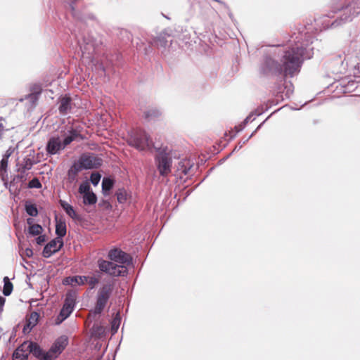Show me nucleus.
Returning <instances> with one entry per match:
<instances>
[{
  "label": "nucleus",
  "instance_id": "aec40b11",
  "mask_svg": "<svg viewBox=\"0 0 360 360\" xmlns=\"http://www.w3.org/2000/svg\"><path fill=\"white\" fill-rule=\"evenodd\" d=\"M67 228L65 221L63 220H57L56 224V234L57 235V238L58 239H63V238L66 235Z\"/></svg>",
  "mask_w": 360,
  "mask_h": 360
},
{
  "label": "nucleus",
  "instance_id": "b1692460",
  "mask_svg": "<svg viewBox=\"0 0 360 360\" xmlns=\"http://www.w3.org/2000/svg\"><path fill=\"white\" fill-rule=\"evenodd\" d=\"M114 186V180L109 177H105L102 181V190L105 195L108 193Z\"/></svg>",
  "mask_w": 360,
  "mask_h": 360
},
{
  "label": "nucleus",
  "instance_id": "1a4fd4ad",
  "mask_svg": "<svg viewBox=\"0 0 360 360\" xmlns=\"http://www.w3.org/2000/svg\"><path fill=\"white\" fill-rule=\"evenodd\" d=\"M76 304V296L74 293H67L63 305L56 319V323L60 324L72 313Z\"/></svg>",
  "mask_w": 360,
  "mask_h": 360
},
{
  "label": "nucleus",
  "instance_id": "5fc2aeb1",
  "mask_svg": "<svg viewBox=\"0 0 360 360\" xmlns=\"http://www.w3.org/2000/svg\"><path fill=\"white\" fill-rule=\"evenodd\" d=\"M241 147H242V145H240V146H236V148H234L233 151H234V150H237V149H240V148H241Z\"/></svg>",
  "mask_w": 360,
  "mask_h": 360
},
{
  "label": "nucleus",
  "instance_id": "f8f14e48",
  "mask_svg": "<svg viewBox=\"0 0 360 360\" xmlns=\"http://www.w3.org/2000/svg\"><path fill=\"white\" fill-rule=\"evenodd\" d=\"M63 246V239L56 238L49 242L42 251V255L45 258L50 257L53 254L60 250Z\"/></svg>",
  "mask_w": 360,
  "mask_h": 360
},
{
  "label": "nucleus",
  "instance_id": "79ce46f5",
  "mask_svg": "<svg viewBox=\"0 0 360 360\" xmlns=\"http://www.w3.org/2000/svg\"><path fill=\"white\" fill-rule=\"evenodd\" d=\"M46 241L45 235H39V236L36 238V242L38 245H41Z\"/></svg>",
  "mask_w": 360,
  "mask_h": 360
},
{
  "label": "nucleus",
  "instance_id": "cd10ccee",
  "mask_svg": "<svg viewBox=\"0 0 360 360\" xmlns=\"http://www.w3.org/2000/svg\"><path fill=\"white\" fill-rule=\"evenodd\" d=\"M34 165V162L30 158H25L20 165V171L21 173L30 170Z\"/></svg>",
  "mask_w": 360,
  "mask_h": 360
},
{
  "label": "nucleus",
  "instance_id": "8fccbe9b",
  "mask_svg": "<svg viewBox=\"0 0 360 360\" xmlns=\"http://www.w3.org/2000/svg\"><path fill=\"white\" fill-rule=\"evenodd\" d=\"M16 179H22V176H17L13 179V181H11V184H10V188H9V189H10V191H11L12 188L15 186V184H14V181H15V180Z\"/></svg>",
  "mask_w": 360,
  "mask_h": 360
},
{
  "label": "nucleus",
  "instance_id": "4c0bfd02",
  "mask_svg": "<svg viewBox=\"0 0 360 360\" xmlns=\"http://www.w3.org/2000/svg\"><path fill=\"white\" fill-rule=\"evenodd\" d=\"M101 175L98 172H94L90 176L91 183L94 186H97L101 180Z\"/></svg>",
  "mask_w": 360,
  "mask_h": 360
},
{
  "label": "nucleus",
  "instance_id": "6ab92c4d",
  "mask_svg": "<svg viewBox=\"0 0 360 360\" xmlns=\"http://www.w3.org/2000/svg\"><path fill=\"white\" fill-rule=\"evenodd\" d=\"M39 315L37 312H32L23 328V332L30 331L37 323Z\"/></svg>",
  "mask_w": 360,
  "mask_h": 360
},
{
  "label": "nucleus",
  "instance_id": "c03bdc74",
  "mask_svg": "<svg viewBox=\"0 0 360 360\" xmlns=\"http://www.w3.org/2000/svg\"><path fill=\"white\" fill-rule=\"evenodd\" d=\"M6 131V127L1 122H0V140L3 138Z\"/></svg>",
  "mask_w": 360,
  "mask_h": 360
},
{
  "label": "nucleus",
  "instance_id": "864d4df0",
  "mask_svg": "<svg viewBox=\"0 0 360 360\" xmlns=\"http://www.w3.org/2000/svg\"><path fill=\"white\" fill-rule=\"evenodd\" d=\"M99 66H100L101 69L103 72H105V67H104V65H103L102 63H101V64H100V65H99Z\"/></svg>",
  "mask_w": 360,
  "mask_h": 360
},
{
  "label": "nucleus",
  "instance_id": "bb28decb",
  "mask_svg": "<svg viewBox=\"0 0 360 360\" xmlns=\"http://www.w3.org/2000/svg\"><path fill=\"white\" fill-rule=\"evenodd\" d=\"M105 329L102 326L94 324L92 327V335L93 336L101 338L105 335Z\"/></svg>",
  "mask_w": 360,
  "mask_h": 360
},
{
  "label": "nucleus",
  "instance_id": "0eeeda50",
  "mask_svg": "<svg viewBox=\"0 0 360 360\" xmlns=\"http://www.w3.org/2000/svg\"><path fill=\"white\" fill-rule=\"evenodd\" d=\"M114 289L113 283H105L99 288L96 295V302L93 311H90L89 317L100 315L106 307Z\"/></svg>",
  "mask_w": 360,
  "mask_h": 360
},
{
  "label": "nucleus",
  "instance_id": "9b49d317",
  "mask_svg": "<svg viewBox=\"0 0 360 360\" xmlns=\"http://www.w3.org/2000/svg\"><path fill=\"white\" fill-rule=\"evenodd\" d=\"M58 111L61 115L74 113L77 108L76 104L72 98L68 95L60 96L58 99Z\"/></svg>",
  "mask_w": 360,
  "mask_h": 360
},
{
  "label": "nucleus",
  "instance_id": "6e6552de",
  "mask_svg": "<svg viewBox=\"0 0 360 360\" xmlns=\"http://www.w3.org/2000/svg\"><path fill=\"white\" fill-rule=\"evenodd\" d=\"M155 164L161 176L167 177L172 172V155L167 151V148L158 150L155 156Z\"/></svg>",
  "mask_w": 360,
  "mask_h": 360
},
{
  "label": "nucleus",
  "instance_id": "412c9836",
  "mask_svg": "<svg viewBox=\"0 0 360 360\" xmlns=\"http://www.w3.org/2000/svg\"><path fill=\"white\" fill-rule=\"evenodd\" d=\"M84 281H86L85 276H75L65 278L63 283L71 285H83Z\"/></svg>",
  "mask_w": 360,
  "mask_h": 360
},
{
  "label": "nucleus",
  "instance_id": "4be33fe9",
  "mask_svg": "<svg viewBox=\"0 0 360 360\" xmlns=\"http://www.w3.org/2000/svg\"><path fill=\"white\" fill-rule=\"evenodd\" d=\"M191 167L192 164L191 163L190 160L182 159L178 163L177 170L186 175L189 173V170Z\"/></svg>",
  "mask_w": 360,
  "mask_h": 360
},
{
  "label": "nucleus",
  "instance_id": "a211bd4d",
  "mask_svg": "<svg viewBox=\"0 0 360 360\" xmlns=\"http://www.w3.org/2000/svg\"><path fill=\"white\" fill-rule=\"evenodd\" d=\"M83 167L79 164V162H75L73 163V165L71 166V167L69 169L68 172V179L70 181H73L76 179L79 172H80L82 170H83Z\"/></svg>",
  "mask_w": 360,
  "mask_h": 360
},
{
  "label": "nucleus",
  "instance_id": "f03ea898",
  "mask_svg": "<svg viewBox=\"0 0 360 360\" xmlns=\"http://www.w3.org/2000/svg\"><path fill=\"white\" fill-rule=\"evenodd\" d=\"M65 4L67 12L71 15L75 20L76 25L74 28H70L71 34L75 37L77 44L80 47L82 56L87 58L93 61L94 54L96 53L101 41L94 38L90 34L86 35L82 32V27L86 22L87 20H94L93 14H86L80 10L82 6V0H60Z\"/></svg>",
  "mask_w": 360,
  "mask_h": 360
},
{
  "label": "nucleus",
  "instance_id": "dca6fc26",
  "mask_svg": "<svg viewBox=\"0 0 360 360\" xmlns=\"http://www.w3.org/2000/svg\"><path fill=\"white\" fill-rule=\"evenodd\" d=\"M30 342H25L13 352V360H27L30 354Z\"/></svg>",
  "mask_w": 360,
  "mask_h": 360
},
{
  "label": "nucleus",
  "instance_id": "72a5a7b5",
  "mask_svg": "<svg viewBox=\"0 0 360 360\" xmlns=\"http://www.w3.org/2000/svg\"><path fill=\"white\" fill-rule=\"evenodd\" d=\"M120 324V318L119 315H117L112 321L111 323V330L112 334L117 333Z\"/></svg>",
  "mask_w": 360,
  "mask_h": 360
},
{
  "label": "nucleus",
  "instance_id": "a878e982",
  "mask_svg": "<svg viewBox=\"0 0 360 360\" xmlns=\"http://www.w3.org/2000/svg\"><path fill=\"white\" fill-rule=\"evenodd\" d=\"M4 288H3V293L5 296H8L11 294L13 290V284L9 281L8 278L7 276L4 278Z\"/></svg>",
  "mask_w": 360,
  "mask_h": 360
},
{
  "label": "nucleus",
  "instance_id": "473e14b6",
  "mask_svg": "<svg viewBox=\"0 0 360 360\" xmlns=\"http://www.w3.org/2000/svg\"><path fill=\"white\" fill-rule=\"evenodd\" d=\"M154 42L158 47L165 48L167 45V40L165 36H162V34L158 37Z\"/></svg>",
  "mask_w": 360,
  "mask_h": 360
},
{
  "label": "nucleus",
  "instance_id": "f257e3e1",
  "mask_svg": "<svg viewBox=\"0 0 360 360\" xmlns=\"http://www.w3.org/2000/svg\"><path fill=\"white\" fill-rule=\"evenodd\" d=\"M293 44L283 52L281 63L276 62L270 56H265L260 65V72L263 75H283L292 77L300 72L304 60L310 59L314 54L311 44L314 37L308 32H299L295 34Z\"/></svg>",
  "mask_w": 360,
  "mask_h": 360
},
{
  "label": "nucleus",
  "instance_id": "423d86ee",
  "mask_svg": "<svg viewBox=\"0 0 360 360\" xmlns=\"http://www.w3.org/2000/svg\"><path fill=\"white\" fill-rule=\"evenodd\" d=\"M127 143L139 151L150 150L153 142L150 135L141 128H135L128 132Z\"/></svg>",
  "mask_w": 360,
  "mask_h": 360
},
{
  "label": "nucleus",
  "instance_id": "e433bc0d",
  "mask_svg": "<svg viewBox=\"0 0 360 360\" xmlns=\"http://www.w3.org/2000/svg\"><path fill=\"white\" fill-rule=\"evenodd\" d=\"M41 184L38 178L34 177L28 183V188H41Z\"/></svg>",
  "mask_w": 360,
  "mask_h": 360
},
{
  "label": "nucleus",
  "instance_id": "393cba45",
  "mask_svg": "<svg viewBox=\"0 0 360 360\" xmlns=\"http://www.w3.org/2000/svg\"><path fill=\"white\" fill-rule=\"evenodd\" d=\"M97 201V197L96 195L93 192L91 191L87 193H84L83 195V203L84 205H91L96 204Z\"/></svg>",
  "mask_w": 360,
  "mask_h": 360
},
{
  "label": "nucleus",
  "instance_id": "7c9ffc66",
  "mask_svg": "<svg viewBox=\"0 0 360 360\" xmlns=\"http://www.w3.org/2000/svg\"><path fill=\"white\" fill-rule=\"evenodd\" d=\"M86 281H84V285L88 283L91 289H94L99 283V278L96 276H85Z\"/></svg>",
  "mask_w": 360,
  "mask_h": 360
},
{
  "label": "nucleus",
  "instance_id": "7ed1b4c3",
  "mask_svg": "<svg viewBox=\"0 0 360 360\" xmlns=\"http://www.w3.org/2000/svg\"><path fill=\"white\" fill-rule=\"evenodd\" d=\"M360 14V0H339L331 12L319 20H315L316 25L321 22V27L316 28L321 31L329 27H337L345 22L352 21Z\"/></svg>",
  "mask_w": 360,
  "mask_h": 360
},
{
  "label": "nucleus",
  "instance_id": "c9c22d12",
  "mask_svg": "<svg viewBox=\"0 0 360 360\" xmlns=\"http://www.w3.org/2000/svg\"><path fill=\"white\" fill-rule=\"evenodd\" d=\"M8 162V160H6L3 158L0 161V175L2 178H4V175L7 172Z\"/></svg>",
  "mask_w": 360,
  "mask_h": 360
},
{
  "label": "nucleus",
  "instance_id": "a18cd8bd",
  "mask_svg": "<svg viewBox=\"0 0 360 360\" xmlns=\"http://www.w3.org/2000/svg\"><path fill=\"white\" fill-rule=\"evenodd\" d=\"M245 125L243 122L241 124H238V126H236L235 127L236 133H238L240 131H242L245 128Z\"/></svg>",
  "mask_w": 360,
  "mask_h": 360
},
{
  "label": "nucleus",
  "instance_id": "5701e85b",
  "mask_svg": "<svg viewBox=\"0 0 360 360\" xmlns=\"http://www.w3.org/2000/svg\"><path fill=\"white\" fill-rule=\"evenodd\" d=\"M161 115V112L156 108L148 109L144 112V117L148 120H153L158 118Z\"/></svg>",
  "mask_w": 360,
  "mask_h": 360
},
{
  "label": "nucleus",
  "instance_id": "f704fd0d",
  "mask_svg": "<svg viewBox=\"0 0 360 360\" xmlns=\"http://www.w3.org/2000/svg\"><path fill=\"white\" fill-rule=\"evenodd\" d=\"M90 189L89 184L88 182H83L79 185L78 192L84 195V193L91 192V191Z\"/></svg>",
  "mask_w": 360,
  "mask_h": 360
},
{
  "label": "nucleus",
  "instance_id": "603ef678",
  "mask_svg": "<svg viewBox=\"0 0 360 360\" xmlns=\"http://www.w3.org/2000/svg\"><path fill=\"white\" fill-rule=\"evenodd\" d=\"M255 132H253L247 139L245 140H243V144L245 143L247 141H248V140L252 136V135L254 134Z\"/></svg>",
  "mask_w": 360,
  "mask_h": 360
},
{
  "label": "nucleus",
  "instance_id": "39448f33",
  "mask_svg": "<svg viewBox=\"0 0 360 360\" xmlns=\"http://www.w3.org/2000/svg\"><path fill=\"white\" fill-rule=\"evenodd\" d=\"M80 136L79 131L73 127H70L64 131L61 140L60 137H51L46 144V150L48 155H53L60 153L61 150L65 148L67 146L76 140Z\"/></svg>",
  "mask_w": 360,
  "mask_h": 360
},
{
  "label": "nucleus",
  "instance_id": "c756f323",
  "mask_svg": "<svg viewBox=\"0 0 360 360\" xmlns=\"http://www.w3.org/2000/svg\"><path fill=\"white\" fill-rule=\"evenodd\" d=\"M116 195L120 203H124L127 200V192L124 188H120L116 192Z\"/></svg>",
  "mask_w": 360,
  "mask_h": 360
},
{
  "label": "nucleus",
  "instance_id": "ddd939ff",
  "mask_svg": "<svg viewBox=\"0 0 360 360\" xmlns=\"http://www.w3.org/2000/svg\"><path fill=\"white\" fill-rule=\"evenodd\" d=\"M68 344V338L66 335H61L55 340L49 351L51 356L56 359L63 352Z\"/></svg>",
  "mask_w": 360,
  "mask_h": 360
},
{
  "label": "nucleus",
  "instance_id": "49530a36",
  "mask_svg": "<svg viewBox=\"0 0 360 360\" xmlns=\"http://www.w3.org/2000/svg\"><path fill=\"white\" fill-rule=\"evenodd\" d=\"M25 255L27 257H32V255H33V251L31 248H26L25 250Z\"/></svg>",
  "mask_w": 360,
  "mask_h": 360
},
{
  "label": "nucleus",
  "instance_id": "ea45409f",
  "mask_svg": "<svg viewBox=\"0 0 360 360\" xmlns=\"http://www.w3.org/2000/svg\"><path fill=\"white\" fill-rule=\"evenodd\" d=\"M284 89L285 90V96L288 97V98L290 97V96L293 92L292 84L291 82L286 83Z\"/></svg>",
  "mask_w": 360,
  "mask_h": 360
},
{
  "label": "nucleus",
  "instance_id": "37998d69",
  "mask_svg": "<svg viewBox=\"0 0 360 360\" xmlns=\"http://www.w3.org/2000/svg\"><path fill=\"white\" fill-rule=\"evenodd\" d=\"M255 119V117H254V115L251 114V115H248L245 119V120L243 122V123L245 124V125H246L247 123L252 122Z\"/></svg>",
  "mask_w": 360,
  "mask_h": 360
},
{
  "label": "nucleus",
  "instance_id": "f3484780",
  "mask_svg": "<svg viewBox=\"0 0 360 360\" xmlns=\"http://www.w3.org/2000/svg\"><path fill=\"white\" fill-rule=\"evenodd\" d=\"M60 205L62 207V208L64 210L65 213L72 219L74 220H78L79 219V216L77 214L76 211L75 210L74 207L70 205L69 203H68L65 200H60Z\"/></svg>",
  "mask_w": 360,
  "mask_h": 360
},
{
  "label": "nucleus",
  "instance_id": "2f4dec72",
  "mask_svg": "<svg viewBox=\"0 0 360 360\" xmlns=\"http://www.w3.org/2000/svg\"><path fill=\"white\" fill-rule=\"evenodd\" d=\"M42 227L39 224H34L29 226V233L32 236H39L42 232Z\"/></svg>",
  "mask_w": 360,
  "mask_h": 360
},
{
  "label": "nucleus",
  "instance_id": "a19ab883",
  "mask_svg": "<svg viewBox=\"0 0 360 360\" xmlns=\"http://www.w3.org/2000/svg\"><path fill=\"white\" fill-rule=\"evenodd\" d=\"M39 97V95L30 93L26 96V99L29 100L33 105H34L38 101Z\"/></svg>",
  "mask_w": 360,
  "mask_h": 360
},
{
  "label": "nucleus",
  "instance_id": "4468645a",
  "mask_svg": "<svg viewBox=\"0 0 360 360\" xmlns=\"http://www.w3.org/2000/svg\"><path fill=\"white\" fill-rule=\"evenodd\" d=\"M30 354H32L36 358L39 360H53L54 356H52L49 351H44L37 342H30Z\"/></svg>",
  "mask_w": 360,
  "mask_h": 360
},
{
  "label": "nucleus",
  "instance_id": "3c124183",
  "mask_svg": "<svg viewBox=\"0 0 360 360\" xmlns=\"http://www.w3.org/2000/svg\"><path fill=\"white\" fill-rule=\"evenodd\" d=\"M33 222H34V219L32 218L27 219V223L28 225H30V226H32V225H34Z\"/></svg>",
  "mask_w": 360,
  "mask_h": 360
},
{
  "label": "nucleus",
  "instance_id": "c85d7f7f",
  "mask_svg": "<svg viewBox=\"0 0 360 360\" xmlns=\"http://www.w3.org/2000/svg\"><path fill=\"white\" fill-rule=\"evenodd\" d=\"M25 211L31 217H37L38 214V210L34 204L26 203Z\"/></svg>",
  "mask_w": 360,
  "mask_h": 360
},
{
  "label": "nucleus",
  "instance_id": "58836bf2",
  "mask_svg": "<svg viewBox=\"0 0 360 360\" xmlns=\"http://www.w3.org/2000/svg\"><path fill=\"white\" fill-rule=\"evenodd\" d=\"M30 91V93L40 96L42 91V87L40 84H34L31 86Z\"/></svg>",
  "mask_w": 360,
  "mask_h": 360
},
{
  "label": "nucleus",
  "instance_id": "20e7f679",
  "mask_svg": "<svg viewBox=\"0 0 360 360\" xmlns=\"http://www.w3.org/2000/svg\"><path fill=\"white\" fill-rule=\"evenodd\" d=\"M108 256L110 260L115 262L119 264H115L112 262L99 259L98 261L99 269L102 272L108 274L112 276H125L127 274V269L124 265H129L131 264V257L118 248L110 250Z\"/></svg>",
  "mask_w": 360,
  "mask_h": 360
},
{
  "label": "nucleus",
  "instance_id": "de8ad7c7",
  "mask_svg": "<svg viewBox=\"0 0 360 360\" xmlns=\"http://www.w3.org/2000/svg\"><path fill=\"white\" fill-rule=\"evenodd\" d=\"M12 153H13V150L11 148H9L8 150H6L5 154L3 155V158L8 160V158L11 155Z\"/></svg>",
  "mask_w": 360,
  "mask_h": 360
},
{
  "label": "nucleus",
  "instance_id": "2eb2a0df",
  "mask_svg": "<svg viewBox=\"0 0 360 360\" xmlns=\"http://www.w3.org/2000/svg\"><path fill=\"white\" fill-rule=\"evenodd\" d=\"M352 47H356V49L355 51V53H344V60H341V64H343L344 61H346L347 65L349 63L352 65H359L360 64V41L358 43V45L353 44Z\"/></svg>",
  "mask_w": 360,
  "mask_h": 360
},
{
  "label": "nucleus",
  "instance_id": "9d476101",
  "mask_svg": "<svg viewBox=\"0 0 360 360\" xmlns=\"http://www.w3.org/2000/svg\"><path fill=\"white\" fill-rule=\"evenodd\" d=\"M78 161L84 169L98 168L103 163V160L94 153H84Z\"/></svg>",
  "mask_w": 360,
  "mask_h": 360
},
{
  "label": "nucleus",
  "instance_id": "09e8293b",
  "mask_svg": "<svg viewBox=\"0 0 360 360\" xmlns=\"http://www.w3.org/2000/svg\"><path fill=\"white\" fill-rule=\"evenodd\" d=\"M5 301H6L5 298L3 297L2 296H0V312H1L3 311V307H4Z\"/></svg>",
  "mask_w": 360,
  "mask_h": 360
}]
</instances>
